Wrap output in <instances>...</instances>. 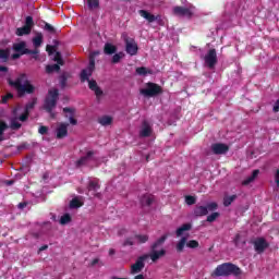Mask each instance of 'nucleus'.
I'll return each instance as SVG.
<instances>
[{"label":"nucleus","instance_id":"1","mask_svg":"<svg viewBox=\"0 0 279 279\" xmlns=\"http://www.w3.org/2000/svg\"><path fill=\"white\" fill-rule=\"evenodd\" d=\"M9 86H13L17 92L19 97H24L25 95H32L36 90V87L29 83L27 75L21 74L14 81H9Z\"/></svg>","mask_w":279,"mask_h":279},{"label":"nucleus","instance_id":"2","mask_svg":"<svg viewBox=\"0 0 279 279\" xmlns=\"http://www.w3.org/2000/svg\"><path fill=\"white\" fill-rule=\"evenodd\" d=\"M241 274H243V270H241L239 266L232 263H223L216 267V269L211 272V276L214 278H221L228 276H235V278H239Z\"/></svg>","mask_w":279,"mask_h":279},{"label":"nucleus","instance_id":"3","mask_svg":"<svg viewBox=\"0 0 279 279\" xmlns=\"http://www.w3.org/2000/svg\"><path fill=\"white\" fill-rule=\"evenodd\" d=\"M168 236L169 235L163 234L150 245V253L148 255V258H150L153 263L158 262L159 258H162V256L167 255V250L165 248L159 250V247H162V245H165V241H167Z\"/></svg>","mask_w":279,"mask_h":279},{"label":"nucleus","instance_id":"4","mask_svg":"<svg viewBox=\"0 0 279 279\" xmlns=\"http://www.w3.org/2000/svg\"><path fill=\"white\" fill-rule=\"evenodd\" d=\"M59 97H60V90H58L57 88L49 89L48 95L44 100V110H46V112L48 113L53 112V108L58 106Z\"/></svg>","mask_w":279,"mask_h":279},{"label":"nucleus","instance_id":"5","mask_svg":"<svg viewBox=\"0 0 279 279\" xmlns=\"http://www.w3.org/2000/svg\"><path fill=\"white\" fill-rule=\"evenodd\" d=\"M217 208H219V204L215 202L207 203L206 205L196 204L193 209V215L194 217H206L208 213H215Z\"/></svg>","mask_w":279,"mask_h":279},{"label":"nucleus","instance_id":"6","mask_svg":"<svg viewBox=\"0 0 279 279\" xmlns=\"http://www.w3.org/2000/svg\"><path fill=\"white\" fill-rule=\"evenodd\" d=\"M140 93L144 97H156L162 95V87L156 83L148 82L146 83V88H142Z\"/></svg>","mask_w":279,"mask_h":279},{"label":"nucleus","instance_id":"7","mask_svg":"<svg viewBox=\"0 0 279 279\" xmlns=\"http://www.w3.org/2000/svg\"><path fill=\"white\" fill-rule=\"evenodd\" d=\"M95 56H99V52H93L89 56V63L87 69L82 70L81 72V82L88 81V77L93 75V71H95Z\"/></svg>","mask_w":279,"mask_h":279},{"label":"nucleus","instance_id":"8","mask_svg":"<svg viewBox=\"0 0 279 279\" xmlns=\"http://www.w3.org/2000/svg\"><path fill=\"white\" fill-rule=\"evenodd\" d=\"M32 27H34V17L31 15L26 16L25 24L22 27L16 28V36H27L32 34Z\"/></svg>","mask_w":279,"mask_h":279},{"label":"nucleus","instance_id":"9","mask_svg":"<svg viewBox=\"0 0 279 279\" xmlns=\"http://www.w3.org/2000/svg\"><path fill=\"white\" fill-rule=\"evenodd\" d=\"M149 258V255L144 254L140 256L136 262L131 266V275L141 274L145 269V260Z\"/></svg>","mask_w":279,"mask_h":279},{"label":"nucleus","instance_id":"10","mask_svg":"<svg viewBox=\"0 0 279 279\" xmlns=\"http://www.w3.org/2000/svg\"><path fill=\"white\" fill-rule=\"evenodd\" d=\"M204 60L208 69H215L218 62L217 50L215 48L209 49L206 56L204 57Z\"/></svg>","mask_w":279,"mask_h":279},{"label":"nucleus","instance_id":"11","mask_svg":"<svg viewBox=\"0 0 279 279\" xmlns=\"http://www.w3.org/2000/svg\"><path fill=\"white\" fill-rule=\"evenodd\" d=\"M138 14L140 16H142V19H145L148 23H154L156 21L158 22L159 25H161L162 23V16L160 14L154 15L147 10H140Z\"/></svg>","mask_w":279,"mask_h":279},{"label":"nucleus","instance_id":"12","mask_svg":"<svg viewBox=\"0 0 279 279\" xmlns=\"http://www.w3.org/2000/svg\"><path fill=\"white\" fill-rule=\"evenodd\" d=\"M125 51L129 56H136L138 53V44L134 40V38H125Z\"/></svg>","mask_w":279,"mask_h":279},{"label":"nucleus","instance_id":"13","mask_svg":"<svg viewBox=\"0 0 279 279\" xmlns=\"http://www.w3.org/2000/svg\"><path fill=\"white\" fill-rule=\"evenodd\" d=\"M211 151L216 156H221L223 154H228L230 151V146L223 143H215L211 145Z\"/></svg>","mask_w":279,"mask_h":279},{"label":"nucleus","instance_id":"14","mask_svg":"<svg viewBox=\"0 0 279 279\" xmlns=\"http://www.w3.org/2000/svg\"><path fill=\"white\" fill-rule=\"evenodd\" d=\"M253 245L257 254H263V252H265L267 247H269V243L267 242V240H265V238H258L253 242Z\"/></svg>","mask_w":279,"mask_h":279},{"label":"nucleus","instance_id":"15","mask_svg":"<svg viewBox=\"0 0 279 279\" xmlns=\"http://www.w3.org/2000/svg\"><path fill=\"white\" fill-rule=\"evenodd\" d=\"M172 12L174 16H185L186 19H191L193 16V11L185 7H174Z\"/></svg>","mask_w":279,"mask_h":279},{"label":"nucleus","instance_id":"16","mask_svg":"<svg viewBox=\"0 0 279 279\" xmlns=\"http://www.w3.org/2000/svg\"><path fill=\"white\" fill-rule=\"evenodd\" d=\"M151 132H154V130L151 129V124H149V121L144 120L142 122L140 137L141 138H149V136H151Z\"/></svg>","mask_w":279,"mask_h":279},{"label":"nucleus","instance_id":"17","mask_svg":"<svg viewBox=\"0 0 279 279\" xmlns=\"http://www.w3.org/2000/svg\"><path fill=\"white\" fill-rule=\"evenodd\" d=\"M88 86L89 88L95 93L97 100L99 101L100 97L104 95V90H101V87L97 85V81L90 80L88 77Z\"/></svg>","mask_w":279,"mask_h":279},{"label":"nucleus","instance_id":"18","mask_svg":"<svg viewBox=\"0 0 279 279\" xmlns=\"http://www.w3.org/2000/svg\"><path fill=\"white\" fill-rule=\"evenodd\" d=\"M95 156V150H88L86 153V156L81 157L78 160L75 162V167L80 169V167H84V165H88V160Z\"/></svg>","mask_w":279,"mask_h":279},{"label":"nucleus","instance_id":"19","mask_svg":"<svg viewBox=\"0 0 279 279\" xmlns=\"http://www.w3.org/2000/svg\"><path fill=\"white\" fill-rule=\"evenodd\" d=\"M66 136H69V124H59V126L57 128V138H66Z\"/></svg>","mask_w":279,"mask_h":279},{"label":"nucleus","instance_id":"20","mask_svg":"<svg viewBox=\"0 0 279 279\" xmlns=\"http://www.w3.org/2000/svg\"><path fill=\"white\" fill-rule=\"evenodd\" d=\"M13 51H15V53H21L22 56H27V44L25 41L13 44Z\"/></svg>","mask_w":279,"mask_h":279},{"label":"nucleus","instance_id":"21","mask_svg":"<svg viewBox=\"0 0 279 279\" xmlns=\"http://www.w3.org/2000/svg\"><path fill=\"white\" fill-rule=\"evenodd\" d=\"M10 48H0V64H7V62H10Z\"/></svg>","mask_w":279,"mask_h":279},{"label":"nucleus","instance_id":"22","mask_svg":"<svg viewBox=\"0 0 279 279\" xmlns=\"http://www.w3.org/2000/svg\"><path fill=\"white\" fill-rule=\"evenodd\" d=\"M260 173V170L256 169L252 172L250 177H247L244 181H242L243 186H247L248 184H252L254 180L258 178V174Z\"/></svg>","mask_w":279,"mask_h":279},{"label":"nucleus","instance_id":"23","mask_svg":"<svg viewBox=\"0 0 279 279\" xmlns=\"http://www.w3.org/2000/svg\"><path fill=\"white\" fill-rule=\"evenodd\" d=\"M63 112H65V113L69 112V114H71L69 117V121H70L71 125H75L77 123V119L74 118L75 109L65 107V108H63Z\"/></svg>","mask_w":279,"mask_h":279},{"label":"nucleus","instance_id":"24","mask_svg":"<svg viewBox=\"0 0 279 279\" xmlns=\"http://www.w3.org/2000/svg\"><path fill=\"white\" fill-rule=\"evenodd\" d=\"M69 78H71V73H69V72H63L60 75L59 82H60L61 88H65L66 87V82H69Z\"/></svg>","mask_w":279,"mask_h":279},{"label":"nucleus","instance_id":"25","mask_svg":"<svg viewBox=\"0 0 279 279\" xmlns=\"http://www.w3.org/2000/svg\"><path fill=\"white\" fill-rule=\"evenodd\" d=\"M142 206H151L154 204V195L146 194L141 198Z\"/></svg>","mask_w":279,"mask_h":279},{"label":"nucleus","instance_id":"26","mask_svg":"<svg viewBox=\"0 0 279 279\" xmlns=\"http://www.w3.org/2000/svg\"><path fill=\"white\" fill-rule=\"evenodd\" d=\"M104 52L107 56H112V53H117V46H114L112 44H106L105 48H104Z\"/></svg>","mask_w":279,"mask_h":279},{"label":"nucleus","instance_id":"27","mask_svg":"<svg viewBox=\"0 0 279 279\" xmlns=\"http://www.w3.org/2000/svg\"><path fill=\"white\" fill-rule=\"evenodd\" d=\"M135 73L137 75L145 76V75H153L154 71H151V70H149V69H147L145 66H140V68H136Z\"/></svg>","mask_w":279,"mask_h":279},{"label":"nucleus","instance_id":"28","mask_svg":"<svg viewBox=\"0 0 279 279\" xmlns=\"http://www.w3.org/2000/svg\"><path fill=\"white\" fill-rule=\"evenodd\" d=\"M98 123H100V125H104V126L112 125V117L102 116L101 118L98 119Z\"/></svg>","mask_w":279,"mask_h":279},{"label":"nucleus","instance_id":"29","mask_svg":"<svg viewBox=\"0 0 279 279\" xmlns=\"http://www.w3.org/2000/svg\"><path fill=\"white\" fill-rule=\"evenodd\" d=\"M191 228V223H184L182 227L177 229V236H182V234H184V232H189Z\"/></svg>","mask_w":279,"mask_h":279},{"label":"nucleus","instance_id":"30","mask_svg":"<svg viewBox=\"0 0 279 279\" xmlns=\"http://www.w3.org/2000/svg\"><path fill=\"white\" fill-rule=\"evenodd\" d=\"M187 238L183 236L180 239V241L177 243V252L182 253L184 252V246L186 245Z\"/></svg>","mask_w":279,"mask_h":279},{"label":"nucleus","instance_id":"31","mask_svg":"<svg viewBox=\"0 0 279 279\" xmlns=\"http://www.w3.org/2000/svg\"><path fill=\"white\" fill-rule=\"evenodd\" d=\"M60 71V64H49L46 66V73H59Z\"/></svg>","mask_w":279,"mask_h":279},{"label":"nucleus","instance_id":"32","mask_svg":"<svg viewBox=\"0 0 279 279\" xmlns=\"http://www.w3.org/2000/svg\"><path fill=\"white\" fill-rule=\"evenodd\" d=\"M99 189H101V186L99 185V181H89L87 185V191L97 192L99 191Z\"/></svg>","mask_w":279,"mask_h":279},{"label":"nucleus","instance_id":"33","mask_svg":"<svg viewBox=\"0 0 279 279\" xmlns=\"http://www.w3.org/2000/svg\"><path fill=\"white\" fill-rule=\"evenodd\" d=\"M236 199V194H233L231 196H225L223 197V206L228 208V206L232 205V202Z\"/></svg>","mask_w":279,"mask_h":279},{"label":"nucleus","instance_id":"34","mask_svg":"<svg viewBox=\"0 0 279 279\" xmlns=\"http://www.w3.org/2000/svg\"><path fill=\"white\" fill-rule=\"evenodd\" d=\"M82 206H84V203L77 197L72 198L70 202V208H82Z\"/></svg>","mask_w":279,"mask_h":279},{"label":"nucleus","instance_id":"35","mask_svg":"<svg viewBox=\"0 0 279 279\" xmlns=\"http://www.w3.org/2000/svg\"><path fill=\"white\" fill-rule=\"evenodd\" d=\"M43 23H44L43 29L45 32H48V34H56V27H53V25L47 23L46 21H43Z\"/></svg>","mask_w":279,"mask_h":279},{"label":"nucleus","instance_id":"36","mask_svg":"<svg viewBox=\"0 0 279 279\" xmlns=\"http://www.w3.org/2000/svg\"><path fill=\"white\" fill-rule=\"evenodd\" d=\"M134 239H136V241L141 244L143 243H147V241H149V235L147 234H135Z\"/></svg>","mask_w":279,"mask_h":279},{"label":"nucleus","instance_id":"37","mask_svg":"<svg viewBox=\"0 0 279 279\" xmlns=\"http://www.w3.org/2000/svg\"><path fill=\"white\" fill-rule=\"evenodd\" d=\"M233 243L235 245V247H243L245 245V241H241V234L236 233L234 239H233Z\"/></svg>","mask_w":279,"mask_h":279},{"label":"nucleus","instance_id":"38","mask_svg":"<svg viewBox=\"0 0 279 279\" xmlns=\"http://www.w3.org/2000/svg\"><path fill=\"white\" fill-rule=\"evenodd\" d=\"M122 58H125V53H123V52H118V53L113 54L112 60H111L112 64H119V62H121Z\"/></svg>","mask_w":279,"mask_h":279},{"label":"nucleus","instance_id":"39","mask_svg":"<svg viewBox=\"0 0 279 279\" xmlns=\"http://www.w3.org/2000/svg\"><path fill=\"white\" fill-rule=\"evenodd\" d=\"M8 130V123L0 120V143L4 141L3 133Z\"/></svg>","mask_w":279,"mask_h":279},{"label":"nucleus","instance_id":"40","mask_svg":"<svg viewBox=\"0 0 279 279\" xmlns=\"http://www.w3.org/2000/svg\"><path fill=\"white\" fill-rule=\"evenodd\" d=\"M60 223L61 226H66V223H71V215L64 214L63 216H61Z\"/></svg>","mask_w":279,"mask_h":279},{"label":"nucleus","instance_id":"41","mask_svg":"<svg viewBox=\"0 0 279 279\" xmlns=\"http://www.w3.org/2000/svg\"><path fill=\"white\" fill-rule=\"evenodd\" d=\"M89 10H97L99 8V0H87Z\"/></svg>","mask_w":279,"mask_h":279},{"label":"nucleus","instance_id":"42","mask_svg":"<svg viewBox=\"0 0 279 279\" xmlns=\"http://www.w3.org/2000/svg\"><path fill=\"white\" fill-rule=\"evenodd\" d=\"M53 60L60 66H64V60L62 59V54L60 52H56Z\"/></svg>","mask_w":279,"mask_h":279},{"label":"nucleus","instance_id":"43","mask_svg":"<svg viewBox=\"0 0 279 279\" xmlns=\"http://www.w3.org/2000/svg\"><path fill=\"white\" fill-rule=\"evenodd\" d=\"M186 247H190V250H197V247H199V242H197V240H190L186 243Z\"/></svg>","mask_w":279,"mask_h":279},{"label":"nucleus","instance_id":"44","mask_svg":"<svg viewBox=\"0 0 279 279\" xmlns=\"http://www.w3.org/2000/svg\"><path fill=\"white\" fill-rule=\"evenodd\" d=\"M219 215V211H215L211 215L207 216L206 221H208V223H213L214 221H217Z\"/></svg>","mask_w":279,"mask_h":279},{"label":"nucleus","instance_id":"45","mask_svg":"<svg viewBox=\"0 0 279 279\" xmlns=\"http://www.w3.org/2000/svg\"><path fill=\"white\" fill-rule=\"evenodd\" d=\"M197 198L195 196H191L187 195L185 196V204H187V206H193L194 204H196Z\"/></svg>","mask_w":279,"mask_h":279},{"label":"nucleus","instance_id":"46","mask_svg":"<svg viewBox=\"0 0 279 279\" xmlns=\"http://www.w3.org/2000/svg\"><path fill=\"white\" fill-rule=\"evenodd\" d=\"M33 45L35 47V49H38V47H40V45H43V36H37L33 39Z\"/></svg>","mask_w":279,"mask_h":279},{"label":"nucleus","instance_id":"47","mask_svg":"<svg viewBox=\"0 0 279 279\" xmlns=\"http://www.w3.org/2000/svg\"><path fill=\"white\" fill-rule=\"evenodd\" d=\"M10 99H14V94L8 93L7 95L2 96L1 104H8Z\"/></svg>","mask_w":279,"mask_h":279},{"label":"nucleus","instance_id":"48","mask_svg":"<svg viewBox=\"0 0 279 279\" xmlns=\"http://www.w3.org/2000/svg\"><path fill=\"white\" fill-rule=\"evenodd\" d=\"M38 53H39L38 49L29 50L27 48V50H26V56L27 54L33 56L34 60H38Z\"/></svg>","mask_w":279,"mask_h":279},{"label":"nucleus","instance_id":"49","mask_svg":"<svg viewBox=\"0 0 279 279\" xmlns=\"http://www.w3.org/2000/svg\"><path fill=\"white\" fill-rule=\"evenodd\" d=\"M38 134H41V136L49 134V128L45 125L39 126Z\"/></svg>","mask_w":279,"mask_h":279},{"label":"nucleus","instance_id":"50","mask_svg":"<svg viewBox=\"0 0 279 279\" xmlns=\"http://www.w3.org/2000/svg\"><path fill=\"white\" fill-rule=\"evenodd\" d=\"M11 130H21V123L16 120L11 121Z\"/></svg>","mask_w":279,"mask_h":279},{"label":"nucleus","instance_id":"51","mask_svg":"<svg viewBox=\"0 0 279 279\" xmlns=\"http://www.w3.org/2000/svg\"><path fill=\"white\" fill-rule=\"evenodd\" d=\"M35 106H36V101L28 102L25 107V112H28L29 114V110H34Z\"/></svg>","mask_w":279,"mask_h":279},{"label":"nucleus","instance_id":"52","mask_svg":"<svg viewBox=\"0 0 279 279\" xmlns=\"http://www.w3.org/2000/svg\"><path fill=\"white\" fill-rule=\"evenodd\" d=\"M46 51L49 53V56L56 53V46L47 45Z\"/></svg>","mask_w":279,"mask_h":279},{"label":"nucleus","instance_id":"53","mask_svg":"<svg viewBox=\"0 0 279 279\" xmlns=\"http://www.w3.org/2000/svg\"><path fill=\"white\" fill-rule=\"evenodd\" d=\"M19 119L23 122L26 121L27 119H29V112L24 111V113H22Z\"/></svg>","mask_w":279,"mask_h":279},{"label":"nucleus","instance_id":"54","mask_svg":"<svg viewBox=\"0 0 279 279\" xmlns=\"http://www.w3.org/2000/svg\"><path fill=\"white\" fill-rule=\"evenodd\" d=\"M128 245L132 246L134 245V241L132 238H128L124 242H123V246L128 247Z\"/></svg>","mask_w":279,"mask_h":279},{"label":"nucleus","instance_id":"55","mask_svg":"<svg viewBox=\"0 0 279 279\" xmlns=\"http://www.w3.org/2000/svg\"><path fill=\"white\" fill-rule=\"evenodd\" d=\"M21 56H23V54H21V52H15V53H13V54L11 56V59H12V60H19V58H21Z\"/></svg>","mask_w":279,"mask_h":279},{"label":"nucleus","instance_id":"56","mask_svg":"<svg viewBox=\"0 0 279 279\" xmlns=\"http://www.w3.org/2000/svg\"><path fill=\"white\" fill-rule=\"evenodd\" d=\"M17 208H20V210H23V208H27V202H22L17 205Z\"/></svg>","mask_w":279,"mask_h":279},{"label":"nucleus","instance_id":"57","mask_svg":"<svg viewBox=\"0 0 279 279\" xmlns=\"http://www.w3.org/2000/svg\"><path fill=\"white\" fill-rule=\"evenodd\" d=\"M272 110H274V112H279V99L276 101Z\"/></svg>","mask_w":279,"mask_h":279},{"label":"nucleus","instance_id":"58","mask_svg":"<svg viewBox=\"0 0 279 279\" xmlns=\"http://www.w3.org/2000/svg\"><path fill=\"white\" fill-rule=\"evenodd\" d=\"M275 180H276L277 186L279 187V169L277 170V173L275 174Z\"/></svg>","mask_w":279,"mask_h":279},{"label":"nucleus","instance_id":"59","mask_svg":"<svg viewBox=\"0 0 279 279\" xmlns=\"http://www.w3.org/2000/svg\"><path fill=\"white\" fill-rule=\"evenodd\" d=\"M0 72H1V73H8V66H5V65H0Z\"/></svg>","mask_w":279,"mask_h":279},{"label":"nucleus","instance_id":"60","mask_svg":"<svg viewBox=\"0 0 279 279\" xmlns=\"http://www.w3.org/2000/svg\"><path fill=\"white\" fill-rule=\"evenodd\" d=\"M97 263H99V258H94L90 263L92 267H95V265H97Z\"/></svg>","mask_w":279,"mask_h":279},{"label":"nucleus","instance_id":"61","mask_svg":"<svg viewBox=\"0 0 279 279\" xmlns=\"http://www.w3.org/2000/svg\"><path fill=\"white\" fill-rule=\"evenodd\" d=\"M45 250H49V246H48V245H43V246L39 248V252H45Z\"/></svg>","mask_w":279,"mask_h":279},{"label":"nucleus","instance_id":"62","mask_svg":"<svg viewBox=\"0 0 279 279\" xmlns=\"http://www.w3.org/2000/svg\"><path fill=\"white\" fill-rule=\"evenodd\" d=\"M114 254H116L114 248H110V250H109V256H114Z\"/></svg>","mask_w":279,"mask_h":279},{"label":"nucleus","instance_id":"63","mask_svg":"<svg viewBox=\"0 0 279 279\" xmlns=\"http://www.w3.org/2000/svg\"><path fill=\"white\" fill-rule=\"evenodd\" d=\"M134 279H145V276L144 275H137L134 277Z\"/></svg>","mask_w":279,"mask_h":279},{"label":"nucleus","instance_id":"64","mask_svg":"<svg viewBox=\"0 0 279 279\" xmlns=\"http://www.w3.org/2000/svg\"><path fill=\"white\" fill-rule=\"evenodd\" d=\"M50 117H51V119H56V113H53V111H51Z\"/></svg>","mask_w":279,"mask_h":279}]
</instances>
